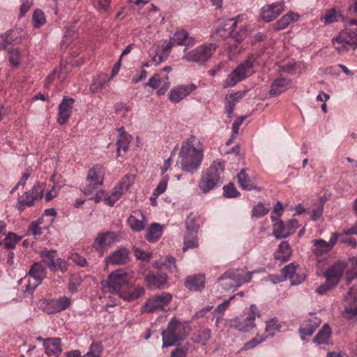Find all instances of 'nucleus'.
<instances>
[{"label":"nucleus","mask_w":357,"mask_h":357,"mask_svg":"<svg viewBox=\"0 0 357 357\" xmlns=\"http://www.w3.org/2000/svg\"><path fill=\"white\" fill-rule=\"evenodd\" d=\"M237 179L240 186L246 190L257 189V186L252 182L250 176L246 174V169H242L237 174Z\"/></svg>","instance_id":"nucleus-38"},{"label":"nucleus","mask_w":357,"mask_h":357,"mask_svg":"<svg viewBox=\"0 0 357 357\" xmlns=\"http://www.w3.org/2000/svg\"><path fill=\"white\" fill-rule=\"evenodd\" d=\"M187 326L181 322L175 317H173L167 324L165 330L162 331V348L176 345L183 342L187 336Z\"/></svg>","instance_id":"nucleus-4"},{"label":"nucleus","mask_w":357,"mask_h":357,"mask_svg":"<svg viewBox=\"0 0 357 357\" xmlns=\"http://www.w3.org/2000/svg\"><path fill=\"white\" fill-rule=\"evenodd\" d=\"M72 303L71 299L67 296H61L56 299L44 300L41 303L43 310L47 314H54L68 308Z\"/></svg>","instance_id":"nucleus-15"},{"label":"nucleus","mask_w":357,"mask_h":357,"mask_svg":"<svg viewBox=\"0 0 357 357\" xmlns=\"http://www.w3.org/2000/svg\"><path fill=\"white\" fill-rule=\"evenodd\" d=\"M111 3V0H93L94 7L100 11H107Z\"/></svg>","instance_id":"nucleus-61"},{"label":"nucleus","mask_w":357,"mask_h":357,"mask_svg":"<svg viewBox=\"0 0 357 357\" xmlns=\"http://www.w3.org/2000/svg\"><path fill=\"white\" fill-rule=\"evenodd\" d=\"M45 353L49 356L59 357L62 353L61 339L59 337H49L45 345Z\"/></svg>","instance_id":"nucleus-30"},{"label":"nucleus","mask_w":357,"mask_h":357,"mask_svg":"<svg viewBox=\"0 0 357 357\" xmlns=\"http://www.w3.org/2000/svg\"><path fill=\"white\" fill-rule=\"evenodd\" d=\"M224 172L223 163L219 160L213 161L211 166L202 172L198 183L200 191L206 194L222 183L221 174Z\"/></svg>","instance_id":"nucleus-3"},{"label":"nucleus","mask_w":357,"mask_h":357,"mask_svg":"<svg viewBox=\"0 0 357 357\" xmlns=\"http://www.w3.org/2000/svg\"><path fill=\"white\" fill-rule=\"evenodd\" d=\"M298 227V221L296 219H291L286 224L278 221L273 225V234L278 239L287 238L294 234Z\"/></svg>","instance_id":"nucleus-17"},{"label":"nucleus","mask_w":357,"mask_h":357,"mask_svg":"<svg viewBox=\"0 0 357 357\" xmlns=\"http://www.w3.org/2000/svg\"><path fill=\"white\" fill-rule=\"evenodd\" d=\"M120 235L114 231H107L98 234L92 244L93 248L103 254L114 243L119 241Z\"/></svg>","instance_id":"nucleus-13"},{"label":"nucleus","mask_w":357,"mask_h":357,"mask_svg":"<svg viewBox=\"0 0 357 357\" xmlns=\"http://www.w3.org/2000/svg\"><path fill=\"white\" fill-rule=\"evenodd\" d=\"M268 212V209L267 208H266L262 204H258L252 208V215L253 217L260 218L267 214Z\"/></svg>","instance_id":"nucleus-56"},{"label":"nucleus","mask_w":357,"mask_h":357,"mask_svg":"<svg viewBox=\"0 0 357 357\" xmlns=\"http://www.w3.org/2000/svg\"><path fill=\"white\" fill-rule=\"evenodd\" d=\"M131 185L130 176H124L113 189L109 195L105 196V204L112 206L118 201L122 195L126 192Z\"/></svg>","instance_id":"nucleus-16"},{"label":"nucleus","mask_w":357,"mask_h":357,"mask_svg":"<svg viewBox=\"0 0 357 357\" xmlns=\"http://www.w3.org/2000/svg\"><path fill=\"white\" fill-rule=\"evenodd\" d=\"M9 61L13 66H17L20 64V52L17 49H12L9 52Z\"/></svg>","instance_id":"nucleus-60"},{"label":"nucleus","mask_w":357,"mask_h":357,"mask_svg":"<svg viewBox=\"0 0 357 357\" xmlns=\"http://www.w3.org/2000/svg\"><path fill=\"white\" fill-rule=\"evenodd\" d=\"M258 315L257 307L252 304L247 317L239 316L229 321V326L239 331L248 332L255 326V321Z\"/></svg>","instance_id":"nucleus-12"},{"label":"nucleus","mask_w":357,"mask_h":357,"mask_svg":"<svg viewBox=\"0 0 357 357\" xmlns=\"http://www.w3.org/2000/svg\"><path fill=\"white\" fill-rule=\"evenodd\" d=\"M299 17V15L296 13L289 12L273 24L274 29L276 31L284 29L287 28L290 23L298 21Z\"/></svg>","instance_id":"nucleus-35"},{"label":"nucleus","mask_w":357,"mask_h":357,"mask_svg":"<svg viewBox=\"0 0 357 357\" xmlns=\"http://www.w3.org/2000/svg\"><path fill=\"white\" fill-rule=\"evenodd\" d=\"M284 10V5L282 2H275L272 4L266 5L261 9L260 16L266 22L275 20Z\"/></svg>","instance_id":"nucleus-21"},{"label":"nucleus","mask_w":357,"mask_h":357,"mask_svg":"<svg viewBox=\"0 0 357 357\" xmlns=\"http://www.w3.org/2000/svg\"><path fill=\"white\" fill-rule=\"evenodd\" d=\"M102 353V344L100 342H93L89 351L83 357H100Z\"/></svg>","instance_id":"nucleus-48"},{"label":"nucleus","mask_w":357,"mask_h":357,"mask_svg":"<svg viewBox=\"0 0 357 357\" xmlns=\"http://www.w3.org/2000/svg\"><path fill=\"white\" fill-rule=\"evenodd\" d=\"M331 330L328 324L323 326L313 339V342L319 344H328L331 338Z\"/></svg>","instance_id":"nucleus-43"},{"label":"nucleus","mask_w":357,"mask_h":357,"mask_svg":"<svg viewBox=\"0 0 357 357\" xmlns=\"http://www.w3.org/2000/svg\"><path fill=\"white\" fill-rule=\"evenodd\" d=\"M243 16L238 15L234 18L227 20L218 30L220 35L223 37H231L238 43H241L248 36L247 26L242 24L238 27V24Z\"/></svg>","instance_id":"nucleus-6"},{"label":"nucleus","mask_w":357,"mask_h":357,"mask_svg":"<svg viewBox=\"0 0 357 357\" xmlns=\"http://www.w3.org/2000/svg\"><path fill=\"white\" fill-rule=\"evenodd\" d=\"M167 276L162 273L149 274L145 277V282L150 289H159L167 282Z\"/></svg>","instance_id":"nucleus-31"},{"label":"nucleus","mask_w":357,"mask_h":357,"mask_svg":"<svg viewBox=\"0 0 357 357\" xmlns=\"http://www.w3.org/2000/svg\"><path fill=\"white\" fill-rule=\"evenodd\" d=\"M172 48V47L167 43L165 45H161L158 47V48L156 50V52L157 54H159L160 58H162L163 61H165L168 58Z\"/></svg>","instance_id":"nucleus-59"},{"label":"nucleus","mask_w":357,"mask_h":357,"mask_svg":"<svg viewBox=\"0 0 357 357\" xmlns=\"http://www.w3.org/2000/svg\"><path fill=\"white\" fill-rule=\"evenodd\" d=\"M196 88L197 86L194 84L175 86L170 90L168 94L169 100L173 103H178L190 95Z\"/></svg>","instance_id":"nucleus-20"},{"label":"nucleus","mask_w":357,"mask_h":357,"mask_svg":"<svg viewBox=\"0 0 357 357\" xmlns=\"http://www.w3.org/2000/svg\"><path fill=\"white\" fill-rule=\"evenodd\" d=\"M339 234L333 233L329 242L323 239H315L312 241V252L317 256L320 257L331 251L337 241Z\"/></svg>","instance_id":"nucleus-19"},{"label":"nucleus","mask_w":357,"mask_h":357,"mask_svg":"<svg viewBox=\"0 0 357 357\" xmlns=\"http://www.w3.org/2000/svg\"><path fill=\"white\" fill-rule=\"evenodd\" d=\"M82 283V278L79 275H71L68 283V290L71 293H75L78 291L79 287Z\"/></svg>","instance_id":"nucleus-50"},{"label":"nucleus","mask_w":357,"mask_h":357,"mask_svg":"<svg viewBox=\"0 0 357 357\" xmlns=\"http://www.w3.org/2000/svg\"><path fill=\"white\" fill-rule=\"evenodd\" d=\"M144 293L145 289L144 287L134 285L129 282L121 293H119V296L123 301L132 302L142 296Z\"/></svg>","instance_id":"nucleus-22"},{"label":"nucleus","mask_w":357,"mask_h":357,"mask_svg":"<svg viewBox=\"0 0 357 357\" xmlns=\"http://www.w3.org/2000/svg\"><path fill=\"white\" fill-rule=\"evenodd\" d=\"M130 136L124 132L123 129H119V136L116 142V151L117 155H121V151L123 150L126 152L129 146Z\"/></svg>","instance_id":"nucleus-41"},{"label":"nucleus","mask_w":357,"mask_h":357,"mask_svg":"<svg viewBox=\"0 0 357 357\" xmlns=\"http://www.w3.org/2000/svg\"><path fill=\"white\" fill-rule=\"evenodd\" d=\"M347 305L345 307V316L351 319L357 316V289L351 288L345 296Z\"/></svg>","instance_id":"nucleus-26"},{"label":"nucleus","mask_w":357,"mask_h":357,"mask_svg":"<svg viewBox=\"0 0 357 357\" xmlns=\"http://www.w3.org/2000/svg\"><path fill=\"white\" fill-rule=\"evenodd\" d=\"M168 79L169 77L167 75L161 77L159 74H155L151 77L144 85L149 86L154 89H158V93L162 94L169 87L170 82Z\"/></svg>","instance_id":"nucleus-28"},{"label":"nucleus","mask_w":357,"mask_h":357,"mask_svg":"<svg viewBox=\"0 0 357 357\" xmlns=\"http://www.w3.org/2000/svg\"><path fill=\"white\" fill-rule=\"evenodd\" d=\"M56 253L55 250L43 251L41 252V257L45 264H46L49 268H55V258Z\"/></svg>","instance_id":"nucleus-45"},{"label":"nucleus","mask_w":357,"mask_h":357,"mask_svg":"<svg viewBox=\"0 0 357 357\" xmlns=\"http://www.w3.org/2000/svg\"><path fill=\"white\" fill-rule=\"evenodd\" d=\"M349 22L351 26L342 30L332 40L333 47L339 54L357 49V21L352 19Z\"/></svg>","instance_id":"nucleus-2"},{"label":"nucleus","mask_w":357,"mask_h":357,"mask_svg":"<svg viewBox=\"0 0 357 357\" xmlns=\"http://www.w3.org/2000/svg\"><path fill=\"white\" fill-rule=\"evenodd\" d=\"M277 321L278 320L275 319H271L266 322L265 331L268 335L273 336L280 330V327Z\"/></svg>","instance_id":"nucleus-52"},{"label":"nucleus","mask_w":357,"mask_h":357,"mask_svg":"<svg viewBox=\"0 0 357 357\" xmlns=\"http://www.w3.org/2000/svg\"><path fill=\"white\" fill-rule=\"evenodd\" d=\"M321 322V319L314 315H310L309 318L306 319L299 328L301 339L305 340V337L311 336L319 326Z\"/></svg>","instance_id":"nucleus-25"},{"label":"nucleus","mask_w":357,"mask_h":357,"mask_svg":"<svg viewBox=\"0 0 357 357\" xmlns=\"http://www.w3.org/2000/svg\"><path fill=\"white\" fill-rule=\"evenodd\" d=\"M0 38L3 40L4 45L7 47L13 43H19L21 42L22 37L20 36L17 30H9L4 34L0 36Z\"/></svg>","instance_id":"nucleus-42"},{"label":"nucleus","mask_w":357,"mask_h":357,"mask_svg":"<svg viewBox=\"0 0 357 357\" xmlns=\"http://www.w3.org/2000/svg\"><path fill=\"white\" fill-rule=\"evenodd\" d=\"M342 17L340 10L336 8L326 9L320 17V21L325 25L338 22Z\"/></svg>","instance_id":"nucleus-34"},{"label":"nucleus","mask_w":357,"mask_h":357,"mask_svg":"<svg viewBox=\"0 0 357 357\" xmlns=\"http://www.w3.org/2000/svg\"><path fill=\"white\" fill-rule=\"evenodd\" d=\"M347 268V263L342 261H338L328 267L324 272V275L326 280L336 287Z\"/></svg>","instance_id":"nucleus-18"},{"label":"nucleus","mask_w":357,"mask_h":357,"mask_svg":"<svg viewBox=\"0 0 357 357\" xmlns=\"http://www.w3.org/2000/svg\"><path fill=\"white\" fill-rule=\"evenodd\" d=\"M45 185L36 182L31 190L26 191L23 195L17 197V208L22 211L26 207H31L40 200L44 195Z\"/></svg>","instance_id":"nucleus-9"},{"label":"nucleus","mask_w":357,"mask_h":357,"mask_svg":"<svg viewBox=\"0 0 357 357\" xmlns=\"http://www.w3.org/2000/svg\"><path fill=\"white\" fill-rule=\"evenodd\" d=\"M105 177V168L100 164L94 165L88 172L86 184L81 190L86 196L93 195L102 186Z\"/></svg>","instance_id":"nucleus-7"},{"label":"nucleus","mask_w":357,"mask_h":357,"mask_svg":"<svg viewBox=\"0 0 357 357\" xmlns=\"http://www.w3.org/2000/svg\"><path fill=\"white\" fill-rule=\"evenodd\" d=\"M197 233L198 231H185L183 247V252L199 246Z\"/></svg>","instance_id":"nucleus-37"},{"label":"nucleus","mask_w":357,"mask_h":357,"mask_svg":"<svg viewBox=\"0 0 357 357\" xmlns=\"http://www.w3.org/2000/svg\"><path fill=\"white\" fill-rule=\"evenodd\" d=\"M185 231H198L199 226L196 223L195 216L190 214L185 222Z\"/></svg>","instance_id":"nucleus-51"},{"label":"nucleus","mask_w":357,"mask_h":357,"mask_svg":"<svg viewBox=\"0 0 357 357\" xmlns=\"http://www.w3.org/2000/svg\"><path fill=\"white\" fill-rule=\"evenodd\" d=\"M68 258L80 267H86L87 265L86 259L76 252L71 253Z\"/></svg>","instance_id":"nucleus-57"},{"label":"nucleus","mask_w":357,"mask_h":357,"mask_svg":"<svg viewBox=\"0 0 357 357\" xmlns=\"http://www.w3.org/2000/svg\"><path fill=\"white\" fill-rule=\"evenodd\" d=\"M297 266L294 263H291L289 265L285 266L282 269V276L284 280L287 278L291 279V277L296 273Z\"/></svg>","instance_id":"nucleus-55"},{"label":"nucleus","mask_w":357,"mask_h":357,"mask_svg":"<svg viewBox=\"0 0 357 357\" xmlns=\"http://www.w3.org/2000/svg\"><path fill=\"white\" fill-rule=\"evenodd\" d=\"M203 158V144L199 138L192 135L183 142L177 162L183 172L192 174L199 169Z\"/></svg>","instance_id":"nucleus-1"},{"label":"nucleus","mask_w":357,"mask_h":357,"mask_svg":"<svg viewBox=\"0 0 357 357\" xmlns=\"http://www.w3.org/2000/svg\"><path fill=\"white\" fill-rule=\"evenodd\" d=\"M243 271L239 268L228 269L218 278V281L224 289H237L243 284L250 282L252 278L253 272L248 271L243 275Z\"/></svg>","instance_id":"nucleus-5"},{"label":"nucleus","mask_w":357,"mask_h":357,"mask_svg":"<svg viewBox=\"0 0 357 357\" xmlns=\"http://www.w3.org/2000/svg\"><path fill=\"white\" fill-rule=\"evenodd\" d=\"M134 251L137 259L149 261L151 258V255L150 252H146L137 248H134Z\"/></svg>","instance_id":"nucleus-63"},{"label":"nucleus","mask_w":357,"mask_h":357,"mask_svg":"<svg viewBox=\"0 0 357 357\" xmlns=\"http://www.w3.org/2000/svg\"><path fill=\"white\" fill-rule=\"evenodd\" d=\"M127 222L130 229L134 231L144 230L147 224L146 218L140 210L132 211L127 219Z\"/></svg>","instance_id":"nucleus-24"},{"label":"nucleus","mask_w":357,"mask_h":357,"mask_svg":"<svg viewBox=\"0 0 357 357\" xmlns=\"http://www.w3.org/2000/svg\"><path fill=\"white\" fill-rule=\"evenodd\" d=\"M107 264L124 265L129 261V253L127 249L121 248L105 258Z\"/></svg>","instance_id":"nucleus-27"},{"label":"nucleus","mask_w":357,"mask_h":357,"mask_svg":"<svg viewBox=\"0 0 357 357\" xmlns=\"http://www.w3.org/2000/svg\"><path fill=\"white\" fill-rule=\"evenodd\" d=\"M254 73L253 63L250 60L241 63L227 76L224 82V87L234 86L238 82Z\"/></svg>","instance_id":"nucleus-10"},{"label":"nucleus","mask_w":357,"mask_h":357,"mask_svg":"<svg viewBox=\"0 0 357 357\" xmlns=\"http://www.w3.org/2000/svg\"><path fill=\"white\" fill-rule=\"evenodd\" d=\"M172 299V294L167 292H162L161 294L153 295L149 298L142 306L141 311L146 313L165 311V307L169 305Z\"/></svg>","instance_id":"nucleus-11"},{"label":"nucleus","mask_w":357,"mask_h":357,"mask_svg":"<svg viewBox=\"0 0 357 357\" xmlns=\"http://www.w3.org/2000/svg\"><path fill=\"white\" fill-rule=\"evenodd\" d=\"M223 195L225 197L232 198L238 197L240 192L232 183H229L223 187Z\"/></svg>","instance_id":"nucleus-53"},{"label":"nucleus","mask_w":357,"mask_h":357,"mask_svg":"<svg viewBox=\"0 0 357 357\" xmlns=\"http://www.w3.org/2000/svg\"><path fill=\"white\" fill-rule=\"evenodd\" d=\"M211 338V331L209 328H204L200 330L196 335L192 338L195 343L206 346L207 342Z\"/></svg>","instance_id":"nucleus-44"},{"label":"nucleus","mask_w":357,"mask_h":357,"mask_svg":"<svg viewBox=\"0 0 357 357\" xmlns=\"http://www.w3.org/2000/svg\"><path fill=\"white\" fill-rule=\"evenodd\" d=\"M291 80L288 78L278 77L273 82L269 94L272 97L279 96L282 93L284 92L288 85L290 84Z\"/></svg>","instance_id":"nucleus-33"},{"label":"nucleus","mask_w":357,"mask_h":357,"mask_svg":"<svg viewBox=\"0 0 357 357\" xmlns=\"http://www.w3.org/2000/svg\"><path fill=\"white\" fill-rule=\"evenodd\" d=\"M351 267L346 273L347 283L350 284L354 278H357V257L351 259Z\"/></svg>","instance_id":"nucleus-47"},{"label":"nucleus","mask_w":357,"mask_h":357,"mask_svg":"<svg viewBox=\"0 0 357 357\" xmlns=\"http://www.w3.org/2000/svg\"><path fill=\"white\" fill-rule=\"evenodd\" d=\"M29 274L36 280V286L41 283L45 278V271L43 265L40 263H34L29 272Z\"/></svg>","instance_id":"nucleus-40"},{"label":"nucleus","mask_w":357,"mask_h":357,"mask_svg":"<svg viewBox=\"0 0 357 357\" xmlns=\"http://www.w3.org/2000/svg\"><path fill=\"white\" fill-rule=\"evenodd\" d=\"M75 100L72 98L64 96L61 102L59 105V113L57 122L60 125H64L70 119L72 114V107Z\"/></svg>","instance_id":"nucleus-23"},{"label":"nucleus","mask_w":357,"mask_h":357,"mask_svg":"<svg viewBox=\"0 0 357 357\" xmlns=\"http://www.w3.org/2000/svg\"><path fill=\"white\" fill-rule=\"evenodd\" d=\"M266 337H267L266 336H264V335H257L255 337L252 338L251 340L245 343L243 347L240 349V351L238 352L255 348L260 343L264 342L266 340Z\"/></svg>","instance_id":"nucleus-49"},{"label":"nucleus","mask_w":357,"mask_h":357,"mask_svg":"<svg viewBox=\"0 0 357 357\" xmlns=\"http://www.w3.org/2000/svg\"><path fill=\"white\" fill-rule=\"evenodd\" d=\"M33 26L39 29L46 24V18L43 11L40 9H36L32 15Z\"/></svg>","instance_id":"nucleus-46"},{"label":"nucleus","mask_w":357,"mask_h":357,"mask_svg":"<svg viewBox=\"0 0 357 357\" xmlns=\"http://www.w3.org/2000/svg\"><path fill=\"white\" fill-rule=\"evenodd\" d=\"M167 43L171 47L181 45L190 46L195 44V39L192 37H188V33L185 30L181 29L175 32Z\"/></svg>","instance_id":"nucleus-29"},{"label":"nucleus","mask_w":357,"mask_h":357,"mask_svg":"<svg viewBox=\"0 0 357 357\" xmlns=\"http://www.w3.org/2000/svg\"><path fill=\"white\" fill-rule=\"evenodd\" d=\"M18 241L19 238L14 233L10 232L3 239L4 246L8 249H13L15 248V244L18 242Z\"/></svg>","instance_id":"nucleus-54"},{"label":"nucleus","mask_w":357,"mask_h":357,"mask_svg":"<svg viewBox=\"0 0 357 357\" xmlns=\"http://www.w3.org/2000/svg\"><path fill=\"white\" fill-rule=\"evenodd\" d=\"M168 176H165L158 183L156 188L153 191V195L159 196L164 193L167 187Z\"/></svg>","instance_id":"nucleus-58"},{"label":"nucleus","mask_w":357,"mask_h":357,"mask_svg":"<svg viewBox=\"0 0 357 357\" xmlns=\"http://www.w3.org/2000/svg\"><path fill=\"white\" fill-rule=\"evenodd\" d=\"M291 255V248L287 241H282L274 254L275 259L281 261H287Z\"/></svg>","instance_id":"nucleus-36"},{"label":"nucleus","mask_w":357,"mask_h":357,"mask_svg":"<svg viewBox=\"0 0 357 357\" xmlns=\"http://www.w3.org/2000/svg\"><path fill=\"white\" fill-rule=\"evenodd\" d=\"M305 279V275L303 273L298 271L296 269V273L291 277V283L293 285H298L301 284Z\"/></svg>","instance_id":"nucleus-62"},{"label":"nucleus","mask_w":357,"mask_h":357,"mask_svg":"<svg viewBox=\"0 0 357 357\" xmlns=\"http://www.w3.org/2000/svg\"><path fill=\"white\" fill-rule=\"evenodd\" d=\"M216 48V45L213 43L202 45L190 51L185 48L182 59L188 62L203 65L211 59Z\"/></svg>","instance_id":"nucleus-8"},{"label":"nucleus","mask_w":357,"mask_h":357,"mask_svg":"<svg viewBox=\"0 0 357 357\" xmlns=\"http://www.w3.org/2000/svg\"><path fill=\"white\" fill-rule=\"evenodd\" d=\"M205 278L202 274L188 276L185 286L190 291H202L204 287Z\"/></svg>","instance_id":"nucleus-32"},{"label":"nucleus","mask_w":357,"mask_h":357,"mask_svg":"<svg viewBox=\"0 0 357 357\" xmlns=\"http://www.w3.org/2000/svg\"><path fill=\"white\" fill-rule=\"evenodd\" d=\"M129 280L130 277L127 273L116 271L109 274L107 281V287L110 292L119 296Z\"/></svg>","instance_id":"nucleus-14"},{"label":"nucleus","mask_w":357,"mask_h":357,"mask_svg":"<svg viewBox=\"0 0 357 357\" xmlns=\"http://www.w3.org/2000/svg\"><path fill=\"white\" fill-rule=\"evenodd\" d=\"M162 234V227L159 223H152L147 229L146 238L149 242L157 241Z\"/></svg>","instance_id":"nucleus-39"},{"label":"nucleus","mask_w":357,"mask_h":357,"mask_svg":"<svg viewBox=\"0 0 357 357\" xmlns=\"http://www.w3.org/2000/svg\"><path fill=\"white\" fill-rule=\"evenodd\" d=\"M106 195L107 193L105 190L98 188L97 191L93 195L89 197L90 199L93 200L96 203H98L102 201L105 202Z\"/></svg>","instance_id":"nucleus-64"}]
</instances>
